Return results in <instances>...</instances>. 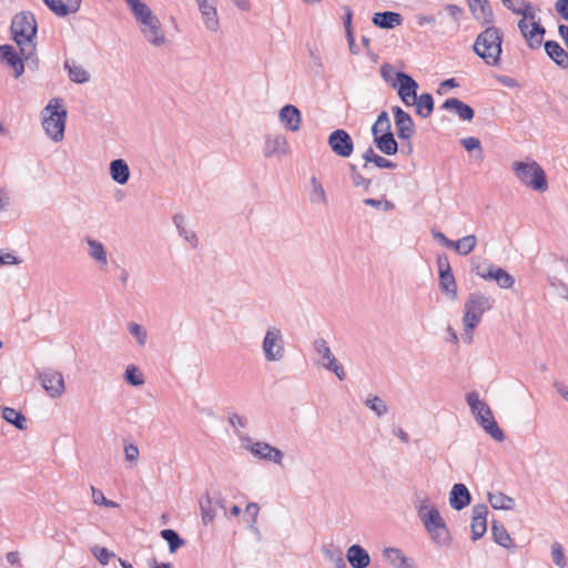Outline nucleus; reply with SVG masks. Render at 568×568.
I'll use <instances>...</instances> for the list:
<instances>
[{
	"mask_svg": "<svg viewBox=\"0 0 568 568\" xmlns=\"http://www.w3.org/2000/svg\"><path fill=\"white\" fill-rule=\"evenodd\" d=\"M202 517H203V521L205 524L212 523V520H213V515H211L209 511H206L204 509L202 511Z\"/></svg>",
	"mask_w": 568,
	"mask_h": 568,
	"instance_id": "nucleus-64",
	"label": "nucleus"
},
{
	"mask_svg": "<svg viewBox=\"0 0 568 568\" xmlns=\"http://www.w3.org/2000/svg\"><path fill=\"white\" fill-rule=\"evenodd\" d=\"M12 38L20 48V54L24 60H30L36 53L34 38L37 34V22L34 17L28 12L14 16L11 22Z\"/></svg>",
	"mask_w": 568,
	"mask_h": 568,
	"instance_id": "nucleus-2",
	"label": "nucleus"
},
{
	"mask_svg": "<svg viewBox=\"0 0 568 568\" xmlns=\"http://www.w3.org/2000/svg\"><path fill=\"white\" fill-rule=\"evenodd\" d=\"M352 17H353L352 10L348 7H346L345 8V29L346 30H353L352 29Z\"/></svg>",
	"mask_w": 568,
	"mask_h": 568,
	"instance_id": "nucleus-59",
	"label": "nucleus"
},
{
	"mask_svg": "<svg viewBox=\"0 0 568 568\" xmlns=\"http://www.w3.org/2000/svg\"><path fill=\"white\" fill-rule=\"evenodd\" d=\"M7 560L11 565H20V556L18 551H10L7 554Z\"/></svg>",
	"mask_w": 568,
	"mask_h": 568,
	"instance_id": "nucleus-57",
	"label": "nucleus"
},
{
	"mask_svg": "<svg viewBox=\"0 0 568 568\" xmlns=\"http://www.w3.org/2000/svg\"><path fill=\"white\" fill-rule=\"evenodd\" d=\"M503 3L513 13L520 17H534V6L527 0H503Z\"/></svg>",
	"mask_w": 568,
	"mask_h": 568,
	"instance_id": "nucleus-30",
	"label": "nucleus"
},
{
	"mask_svg": "<svg viewBox=\"0 0 568 568\" xmlns=\"http://www.w3.org/2000/svg\"><path fill=\"white\" fill-rule=\"evenodd\" d=\"M92 552L102 565H106L113 556L106 548L98 546L92 548Z\"/></svg>",
	"mask_w": 568,
	"mask_h": 568,
	"instance_id": "nucleus-48",
	"label": "nucleus"
},
{
	"mask_svg": "<svg viewBox=\"0 0 568 568\" xmlns=\"http://www.w3.org/2000/svg\"><path fill=\"white\" fill-rule=\"evenodd\" d=\"M64 67L73 82L84 83L89 80V73L81 64L67 60Z\"/></svg>",
	"mask_w": 568,
	"mask_h": 568,
	"instance_id": "nucleus-34",
	"label": "nucleus"
},
{
	"mask_svg": "<svg viewBox=\"0 0 568 568\" xmlns=\"http://www.w3.org/2000/svg\"><path fill=\"white\" fill-rule=\"evenodd\" d=\"M124 452L125 458L130 462L136 460L139 457V448L133 444L126 445Z\"/></svg>",
	"mask_w": 568,
	"mask_h": 568,
	"instance_id": "nucleus-51",
	"label": "nucleus"
},
{
	"mask_svg": "<svg viewBox=\"0 0 568 568\" xmlns=\"http://www.w3.org/2000/svg\"><path fill=\"white\" fill-rule=\"evenodd\" d=\"M443 108L458 114L462 120L470 121L474 118V110L457 98L447 99Z\"/></svg>",
	"mask_w": 568,
	"mask_h": 568,
	"instance_id": "nucleus-26",
	"label": "nucleus"
},
{
	"mask_svg": "<svg viewBox=\"0 0 568 568\" xmlns=\"http://www.w3.org/2000/svg\"><path fill=\"white\" fill-rule=\"evenodd\" d=\"M418 514L427 531L435 540L443 541L447 538L448 531L445 523L434 506L424 505L419 508Z\"/></svg>",
	"mask_w": 568,
	"mask_h": 568,
	"instance_id": "nucleus-8",
	"label": "nucleus"
},
{
	"mask_svg": "<svg viewBox=\"0 0 568 568\" xmlns=\"http://www.w3.org/2000/svg\"><path fill=\"white\" fill-rule=\"evenodd\" d=\"M346 34H347V41H348L349 49L353 51V48L355 47V38H354L353 30H346Z\"/></svg>",
	"mask_w": 568,
	"mask_h": 568,
	"instance_id": "nucleus-61",
	"label": "nucleus"
},
{
	"mask_svg": "<svg viewBox=\"0 0 568 568\" xmlns=\"http://www.w3.org/2000/svg\"><path fill=\"white\" fill-rule=\"evenodd\" d=\"M129 329H130V333L138 338V341L141 345H143L145 343L146 332L140 325H138L135 323H131L129 325Z\"/></svg>",
	"mask_w": 568,
	"mask_h": 568,
	"instance_id": "nucleus-49",
	"label": "nucleus"
},
{
	"mask_svg": "<svg viewBox=\"0 0 568 568\" xmlns=\"http://www.w3.org/2000/svg\"><path fill=\"white\" fill-rule=\"evenodd\" d=\"M366 405L374 412H376L377 415H383L387 412L386 404L377 396H374L373 398H368L366 400Z\"/></svg>",
	"mask_w": 568,
	"mask_h": 568,
	"instance_id": "nucleus-43",
	"label": "nucleus"
},
{
	"mask_svg": "<svg viewBox=\"0 0 568 568\" xmlns=\"http://www.w3.org/2000/svg\"><path fill=\"white\" fill-rule=\"evenodd\" d=\"M2 417L8 423L14 425L18 429L27 428V419L26 417L18 410L11 407H4L2 409Z\"/></svg>",
	"mask_w": 568,
	"mask_h": 568,
	"instance_id": "nucleus-37",
	"label": "nucleus"
},
{
	"mask_svg": "<svg viewBox=\"0 0 568 568\" xmlns=\"http://www.w3.org/2000/svg\"><path fill=\"white\" fill-rule=\"evenodd\" d=\"M161 537L168 541L171 552H175L184 544L183 539L173 529L162 530Z\"/></svg>",
	"mask_w": 568,
	"mask_h": 568,
	"instance_id": "nucleus-40",
	"label": "nucleus"
},
{
	"mask_svg": "<svg viewBox=\"0 0 568 568\" xmlns=\"http://www.w3.org/2000/svg\"><path fill=\"white\" fill-rule=\"evenodd\" d=\"M44 3L58 16H67L75 12L80 7V0H43Z\"/></svg>",
	"mask_w": 568,
	"mask_h": 568,
	"instance_id": "nucleus-28",
	"label": "nucleus"
},
{
	"mask_svg": "<svg viewBox=\"0 0 568 568\" xmlns=\"http://www.w3.org/2000/svg\"><path fill=\"white\" fill-rule=\"evenodd\" d=\"M316 349L320 354L323 355L324 358L328 361V364L326 367L328 369H332L336 376L343 381L345 378V372L342 365H339L336 361V358L333 356V354L329 351V347L327 346L325 341H318L316 342Z\"/></svg>",
	"mask_w": 568,
	"mask_h": 568,
	"instance_id": "nucleus-25",
	"label": "nucleus"
},
{
	"mask_svg": "<svg viewBox=\"0 0 568 568\" xmlns=\"http://www.w3.org/2000/svg\"><path fill=\"white\" fill-rule=\"evenodd\" d=\"M437 265L439 271V287L450 300L455 301L458 296L457 284L452 272L447 256H438Z\"/></svg>",
	"mask_w": 568,
	"mask_h": 568,
	"instance_id": "nucleus-12",
	"label": "nucleus"
},
{
	"mask_svg": "<svg viewBox=\"0 0 568 568\" xmlns=\"http://www.w3.org/2000/svg\"><path fill=\"white\" fill-rule=\"evenodd\" d=\"M364 203L376 209H383L384 211H390L395 207V205L387 200L365 199Z\"/></svg>",
	"mask_w": 568,
	"mask_h": 568,
	"instance_id": "nucleus-47",
	"label": "nucleus"
},
{
	"mask_svg": "<svg viewBox=\"0 0 568 568\" xmlns=\"http://www.w3.org/2000/svg\"><path fill=\"white\" fill-rule=\"evenodd\" d=\"M133 16L141 26L145 38L153 44L160 45L164 42L159 19L151 9L141 0H125Z\"/></svg>",
	"mask_w": 568,
	"mask_h": 568,
	"instance_id": "nucleus-3",
	"label": "nucleus"
},
{
	"mask_svg": "<svg viewBox=\"0 0 568 568\" xmlns=\"http://www.w3.org/2000/svg\"><path fill=\"white\" fill-rule=\"evenodd\" d=\"M415 105L416 113L422 118H428L434 110V100L429 93H423L419 97L416 95Z\"/></svg>",
	"mask_w": 568,
	"mask_h": 568,
	"instance_id": "nucleus-33",
	"label": "nucleus"
},
{
	"mask_svg": "<svg viewBox=\"0 0 568 568\" xmlns=\"http://www.w3.org/2000/svg\"><path fill=\"white\" fill-rule=\"evenodd\" d=\"M111 176L119 184L128 182L130 176V170L128 164L123 160H114L110 165Z\"/></svg>",
	"mask_w": 568,
	"mask_h": 568,
	"instance_id": "nucleus-32",
	"label": "nucleus"
},
{
	"mask_svg": "<svg viewBox=\"0 0 568 568\" xmlns=\"http://www.w3.org/2000/svg\"><path fill=\"white\" fill-rule=\"evenodd\" d=\"M475 272L484 280H495L501 288H511L515 284V278L507 271L486 261L478 263Z\"/></svg>",
	"mask_w": 568,
	"mask_h": 568,
	"instance_id": "nucleus-10",
	"label": "nucleus"
},
{
	"mask_svg": "<svg viewBox=\"0 0 568 568\" xmlns=\"http://www.w3.org/2000/svg\"><path fill=\"white\" fill-rule=\"evenodd\" d=\"M280 120L282 124L290 131L296 132L301 126V113L298 109L292 104L283 106L280 111Z\"/></svg>",
	"mask_w": 568,
	"mask_h": 568,
	"instance_id": "nucleus-21",
	"label": "nucleus"
},
{
	"mask_svg": "<svg viewBox=\"0 0 568 568\" xmlns=\"http://www.w3.org/2000/svg\"><path fill=\"white\" fill-rule=\"evenodd\" d=\"M378 154H376L372 149H368L364 155H363V159L366 161V162H373V158L374 156H377Z\"/></svg>",
	"mask_w": 568,
	"mask_h": 568,
	"instance_id": "nucleus-62",
	"label": "nucleus"
},
{
	"mask_svg": "<svg viewBox=\"0 0 568 568\" xmlns=\"http://www.w3.org/2000/svg\"><path fill=\"white\" fill-rule=\"evenodd\" d=\"M89 245H90V255L93 258L100 261L103 265H106V254H105L103 245L93 240L89 241Z\"/></svg>",
	"mask_w": 568,
	"mask_h": 568,
	"instance_id": "nucleus-41",
	"label": "nucleus"
},
{
	"mask_svg": "<svg viewBox=\"0 0 568 568\" xmlns=\"http://www.w3.org/2000/svg\"><path fill=\"white\" fill-rule=\"evenodd\" d=\"M487 515L488 508L486 505L479 504L474 506L470 525L473 540H477L485 535L487 530Z\"/></svg>",
	"mask_w": 568,
	"mask_h": 568,
	"instance_id": "nucleus-16",
	"label": "nucleus"
},
{
	"mask_svg": "<svg viewBox=\"0 0 568 568\" xmlns=\"http://www.w3.org/2000/svg\"><path fill=\"white\" fill-rule=\"evenodd\" d=\"M245 513L253 518V521H255V519L257 517V514H258V506H257V504H254V503L248 504L246 506Z\"/></svg>",
	"mask_w": 568,
	"mask_h": 568,
	"instance_id": "nucleus-55",
	"label": "nucleus"
},
{
	"mask_svg": "<svg viewBox=\"0 0 568 568\" xmlns=\"http://www.w3.org/2000/svg\"><path fill=\"white\" fill-rule=\"evenodd\" d=\"M328 145L336 155L342 158L351 156L354 150L351 135L342 129L335 130L329 134Z\"/></svg>",
	"mask_w": 568,
	"mask_h": 568,
	"instance_id": "nucleus-13",
	"label": "nucleus"
},
{
	"mask_svg": "<svg viewBox=\"0 0 568 568\" xmlns=\"http://www.w3.org/2000/svg\"><path fill=\"white\" fill-rule=\"evenodd\" d=\"M373 23L379 28L392 29L402 23V16L397 12H377L373 17Z\"/></svg>",
	"mask_w": 568,
	"mask_h": 568,
	"instance_id": "nucleus-29",
	"label": "nucleus"
},
{
	"mask_svg": "<svg viewBox=\"0 0 568 568\" xmlns=\"http://www.w3.org/2000/svg\"><path fill=\"white\" fill-rule=\"evenodd\" d=\"M545 51L547 55L559 67H568V52L556 41H546Z\"/></svg>",
	"mask_w": 568,
	"mask_h": 568,
	"instance_id": "nucleus-24",
	"label": "nucleus"
},
{
	"mask_svg": "<svg viewBox=\"0 0 568 568\" xmlns=\"http://www.w3.org/2000/svg\"><path fill=\"white\" fill-rule=\"evenodd\" d=\"M485 26L486 28L478 33L473 43V51L488 67H500L504 33L493 23Z\"/></svg>",
	"mask_w": 568,
	"mask_h": 568,
	"instance_id": "nucleus-1",
	"label": "nucleus"
},
{
	"mask_svg": "<svg viewBox=\"0 0 568 568\" xmlns=\"http://www.w3.org/2000/svg\"><path fill=\"white\" fill-rule=\"evenodd\" d=\"M477 244L475 235H467L454 242L453 248L460 255H468L471 253Z\"/></svg>",
	"mask_w": 568,
	"mask_h": 568,
	"instance_id": "nucleus-38",
	"label": "nucleus"
},
{
	"mask_svg": "<svg viewBox=\"0 0 568 568\" xmlns=\"http://www.w3.org/2000/svg\"><path fill=\"white\" fill-rule=\"evenodd\" d=\"M373 163L381 169H394L396 168V164L381 155L373 158Z\"/></svg>",
	"mask_w": 568,
	"mask_h": 568,
	"instance_id": "nucleus-50",
	"label": "nucleus"
},
{
	"mask_svg": "<svg viewBox=\"0 0 568 568\" xmlns=\"http://www.w3.org/2000/svg\"><path fill=\"white\" fill-rule=\"evenodd\" d=\"M556 11L566 20H568V0H557L555 4Z\"/></svg>",
	"mask_w": 568,
	"mask_h": 568,
	"instance_id": "nucleus-52",
	"label": "nucleus"
},
{
	"mask_svg": "<svg viewBox=\"0 0 568 568\" xmlns=\"http://www.w3.org/2000/svg\"><path fill=\"white\" fill-rule=\"evenodd\" d=\"M347 560L353 568H366L371 561L368 552L358 545L348 548Z\"/></svg>",
	"mask_w": 568,
	"mask_h": 568,
	"instance_id": "nucleus-27",
	"label": "nucleus"
},
{
	"mask_svg": "<svg viewBox=\"0 0 568 568\" xmlns=\"http://www.w3.org/2000/svg\"><path fill=\"white\" fill-rule=\"evenodd\" d=\"M467 403L473 413L476 415L477 420L483 428L496 440L501 442L505 438L503 430L499 428L494 418L491 409L479 399L478 394L470 393L467 395Z\"/></svg>",
	"mask_w": 568,
	"mask_h": 568,
	"instance_id": "nucleus-7",
	"label": "nucleus"
},
{
	"mask_svg": "<svg viewBox=\"0 0 568 568\" xmlns=\"http://www.w3.org/2000/svg\"><path fill=\"white\" fill-rule=\"evenodd\" d=\"M488 500L495 509H513L515 500L504 493L497 491L488 495Z\"/></svg>",
	"mask_w": 568,
	"mask_h": 568,
	"instance_id": "nucleus-35",
	"label": "nucleus"
},
{
	"mask_svg": "<svg viewBox=\"0 0 568 568\" xmlns=\"http://www.w3.org/2000/svg\"><path fill=\"white\" fill-rule=\"evenodd\" d=\"M67 111L61 99H53L42 111V126L47 135L55 142L64 136Z\"/></svg>",
	"mask_w": 568,
	"mask_h": 568,
	"instance_id": "nucleus-5",
	"label": "nucleus"
},
{
	"mask_svg": "<svg viewBox=\"0 0 568 568\" xmlns=\"http://www.w3.org/2000/svg\"><path fill=\"white\" fill-rule=\"evenodd\" d=\"M551 555H552L554 562L557 566L565 567L566 560H565L564 549L560 544L556 542L552 545Z\"/></svg>",
	"mask_w": 568,
	"mask_h": 568,
	"instance_id": "nucleus-45",
	"label": "nucleus"
},
{
	"mask_svg": "<svg viewBox=\"0 0 568 568\" xmlns=\"http://www.w3.org/2000/svg\"><path fill=\"white\" fill-rule=\"evenodd\" d=\"M491 532H493L494 540L498 545H500L505 548H510L514 546L511 537L509 536L507 529L503 525H499L496 521H494L493 527H491Z\"/></svg>",
	"mask_w": 568,
	"mask_h": 568,
	"instance_id": "nucleus-36",
	"label": "nucleus"
},
{
	"mask_svg": "<svg viewBox=\"0 0 568 568\" xmlns=\"http://www.w3.org/2000/svg\"><path fill=\"white\" fill-rule=\"evenodd\" d=\"M372 133L374 139L379 134L390 133V121L388 114L383 111L378 116L372 128Z\"/></svg>",
	"mask_w": 568,
	"mask_h": 568,
	"instance_id": "nucleus-39",
	"label": "nucleus"
},
{
	"mask_svg": "<svg viewBox=\"0 0 568 568\" xmlns=\"http://www.w3.org/2000/svg\"><path fill=\"white\" fill-rule=\"evenodd\" d=\"M395 435L404 443H408L409 442V436L406 432H404L402 428H398L396 432H395Z\"/></svg>",
	"mask_w": 568,
	"mask_h": 568,
	"instance_id": "nucleus-60",
	"label": "nucleus"
},
{
	"mask_svg": "<svg viewBox=\"0 0 568 568\" xmlns=\"http://www.w3.org/2000/svg\"><path fill=\"white\" fill-rule=\"evenodd\" d=\"M125 379L134 386H139L144 383L142 374L134 366H129L126 368Z\"/></svg>",
	"mask_w": 568,
	"mask_h": 568,
	"instance_id": "nucleus-42",
	"label": "nucleus"
},
{
	"mask_svg": "<svg viewBox=\"0 0 568 568\" xmlns=\"http://www.w3.org/2000/svg\"><path fill=\"white\" fill-rule=\"evenodd\" d=\"M377 149L386 155H394L398 150V144L394 138V134H379L374 139Z\"/></svg>",
	"mask_w": 568,
	"mask_h": 568,
	"instance_id": "nucleus-31",
	"label": "nucleus"
},
{
	"mask_svg": "<svg viewBox=\"0 0 568 568\" xmlns=\"http://www.w3.org/2000/svg\"><path fill=\"white\" fill-rule=\"evenodd\" d=\"M241 9H248V0H232Z\"/></svg>",
	"mask_w": 568,
	"mask_h": 568,
	"instance_id": "nucleus-63",
	"label": "nucleus"
},
{
	"mask_svg": "<svg viewBox=\"0 0 568 568\" xmlns=\"http://www.w3.org/2000/svg\"><path fill=\"white\" fill-rule=\"evenodd\" d=\"M386 557L396 566H403L406 562L405 556L398 549H387Z\"/></svg>",
	"mask_w": 568,
	"mask_h": 568,
	"instance_id": "nucleus-46",
	"label": "nucleus"
},
{
	"mask_svg": "<svg viewBox=\"0 0 568 568\" xmlns=\"http://www.w3.org/2000/svg\"><path fill=\"white\" fill-rule=\"evenodd\" d=\"M393 113L398 138L410 139L414 134V122L410 115L399 106H394Z\"/></svg>",
	"mask_w": 568,
	"mask_h": 568,
	"instance_id": "nucleus-18",
	"label": "nucleus"
},
{
	"mask_svg": "<svg viewBox=\"0 0 568 568\" xmlns=\"http://www.w3.org/2000/svg\"><path fill=\"white\" fill-rule=\"evenodd\" d=\"M494 300L480 293L470 294L465 302L463 323L467 341L473 339V329L479 324L485 312L493 307Z\"/></svg>",
	"mask_w": 568,
	"mask_h": 568,
	"instance_id": "nucleus-6",
	"label": "nucleus"
},
{
	"mask_svg": "<svg viewBox=\"0 0 568 568\" xmlns=\"http://www.w3.org/2000/svg\"><path fill=\"white\" fill-rule=\"evenodd\" d=\"M93 503L100 506L115 507V503L104 497L103 493L94 487H91Z\"/></svg>",
	"mask_w": 568,
	"mask_h": 568,
	"instance_id": "nucleus-44",
	"label": "nucleus"
},
{
	"mask_svg": "<svg viewBox=\"0 0 568 568\" xmlns=\"http://www.w3.org/2000/svg\"><path fill=\"white\" fill-rule=\"evenodd\" d=\"M536 10L534 9V17H521L518 21V28L527 42V45L537 50L540 49L546 33L545 28L537 21Z\"/></svg>",
	"mask_w": 568,
	"mask_h": 568,
	"instance_id": "nucleus-9",
	"label": "nucleus"
},
{
	"mask_svg": "<svg viewBox=\"0 0 568 568\" xmlns=\"http://www.w3.org/2000/svg\"><path fill=\"white\" fill-rule=\"evenodd\" d=\"M263 352L268 361H278L284 355L281 332L276 328L267 331L263 341Z\"/></svg>",
	"mask_w": 568,
	"mask_h": 568,
	"instance_id": "nucleus-14",
	"label": "nucleus"
},
{
	"mask_svg": "<svg viewBox=\"0 0 568 568\" xmlns=\"http://www.w3.org/2000/svg\"><path fill=\"white\" fill-rule=\"evenodd\" d=\"M43 388L51 397H60L65 390L64 379L61 373L48 371L40 375Z\"/></svg>",
	"mask_w": 568,
	"mask_h": 568,
	"instance_id": "nucleus-15",
	"label": "nucleus"
},
{
	"mask_svg": "<svg viewBox=\"0 0 568 568\" xmlns=\"http://www.w3.org/2000/svg\"><path fill=\"white\" fill-rule=\"evenodd\" d=\"M511 168L523 185L537 192H545L548 189L546 173L535 160L515 161Z\"/></svg>",
	"mask_w": 568,
	"mask_h": 568,
	"instance_id": "nucleus-4",
	"label": "nucleus"
},
{
	"mask_svg": "<svg viewBox=\"0 0 568 568\" xmlns=\"http://www.w3.org/2000/svg\"><path fill=\"white\" fill-rule=\"evenodd\" d=\"M467 3L475 20L481 24L494 23V13L487 0H467Z\"/></svg>",
	"mask_w": 568,
	"mask_h": 568,
	"instance_id": "nucleus-19",
	"label": "nucleus"
},
{
	"mask_svg": "<svg viewBox=\"0 0 568 568\" xmlns=\"http://www.w3.org/2000/svg\"><path fill=\"white\" fill-rule=\"evenodd\" d=\"M392 85L407 106H412L416 102L418 84L410 75L397 72Z\"/></svg>",
	"mask_w": 568,
	"mask_h": 568,
	"instance_id": "nucleus-11",
	"label": "nucleus"
},
{
	"mask_svg": "<svg viewBox=\"0 0 568 568\" xmlns=\"http://www.w3.org/2000/svg\"><path fill=\"white\" fill-rule=\"evenodd\" d=\"M312 182H313V185H314V191L316 192L318 197L324 200L325 199V192H324V189L321 185V183H318L315 178H313Z\"/></svg>",
	"mask_w": 568,
	"mask_h": 568,
	"instance_id": "nucleus-58",
	"label": "nucleus"
},
{
	"mask_svg": "<svg viewBox=\"0 0 568 568\" xmlns=\"http://www.w3.org/2000/svg\"><path fill=\"white\" fill-rule=\"evenodd\" d=\"M203 22L209 30L216 31L220 26L215 0H195Z\"/></svg>",
	"mask_w": 568,
	"mask_h": 568,
	"instance_id": "nucleus-17",
	"label": "nucleus"
},
{
	"mask_svg": "<svg viewBox=\"0 0 568 568\" xmlns=\"http://www.w3.org/2000/svg\"><path fill=\"white\" fill-rule=\"evenodd\" d=\"M18 260L14 255L10 253H1L0 252V266L6 264H18Z\"/></svg>",
	"mask_w": 568,
	"mask_h": 568,
	"instance_id": "nucleus-54",
	"label": "nucleus"
},
{
	"mask_svg": "<svg viewBox=\"0 0 568 568\" xmlns=\"http://www.w3.org/2000/svg\"><path fill=\"white\" fill-rule=\"evenodd\" d=\"M450 506L460 510L468 506L470 503V495L467 487L464 484H455L449 494Z\"/></svg>",
	"mask_w": 568,
	"mask_h": 568,
	"instance_id": "nucleus-22",
	"label": "nucleus"
},
{
	"mask_svg": "<svg viewBox=\"0 0 568 568\" xmlns=\"http://www.w3.org/2000/svg\"><path fill=\"white\" fill-rule=\"evenodd\" d=\"M0 58L13 70L14 77L19 78L24 72L22 55L20 57L11 45L0 47Z\"/></svg>",
	"mask_w": 568,
	"mask_h": 568,
	"instance_id": "nucleus-20",
	"label": "nucleus"
},
{
	"mask_svg": "<svg viewBox=\"0 0 568 568\" xmlns=\"http://www.w3.org/2000/svg\"><path fill=\"white\" fill-rule=\"evenodd\" d=\"M251 452L261 458L270 459L276 464L282 462V453L275 447L262 442L254 443L251 446Z\"/></svg>",
	"mask_w": 568,
	"mask_h": 568,
	"instance_id": "nucleus-23",
	"label": "nucleus"
},
{
	"mask_svg": "<svg viewBox=\"0 0 568 568\" xmlns=\"http://www.w3.org/2000/svg\"><path fill=\"white\" fill-rule=\"evenodd\" d=\"M434 236L436 239H438L439 241H442V243L447 247V248H453L454 246V242L455 241H452L449 239H447L443 233L440 232H437V233H434Z\"/></svg>",
	"mask_w": 568,
	"mask_h": 568,
	"instance_id": "nucleus-56",
	"label": "nucleus"
},
{
	"mask_svg": "<svg viewBox=\"0 0 568 568\" xmlns=\"http://www.w3.org/2000/svg\"><path fill=\"white\" fill-rule=\"evenodd\" d=\"M464 148L467 150V151H473L475 149H479L480 148V142L478 139L476 138H467V139H464L462 141Z\"/></svg>",
	"mask_w": 568,
	"mask_h": 568,
	"instance_id": "nucleus-53",
	"label": "nucleus"
}]
</instances>
